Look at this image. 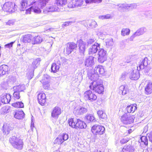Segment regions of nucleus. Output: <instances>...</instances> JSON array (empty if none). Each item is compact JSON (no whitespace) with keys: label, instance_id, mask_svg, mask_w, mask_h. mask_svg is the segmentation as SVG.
<instances>
[{"label":"nucleus","instance_id":"obj_39","mask_svg":"<svg viewBox=\"0 0 152 152\" xmlns=\"http://www.w3.org/2000/svg\"><path fill=\"white\" fill-rule=\"evenodd\" d=\"M140 142L143 143L145 145H147L148 144V140L146 137L142 136L141 137L140 139Z\"/></svg>","mask_w":152,"mask_h":152},{"label":"nucleus","instance_id":"obj_64","mask_svg":"<svg viewBox=\"0 0 152 152\" xmlns=\"http://www.w3.org/2000/svg\"><path fill=\"white\" fill-rule=\"evenodd\" d=\"M94 152H101L100 151H99L98 150H96L94 151Z\"/></svg>","mask_w":152,"mask_h":152},{"label":"nucleus","instance_id":"obj_56","mask_svg":"<svg viewBox=\"0 0 152 152\" xmlns=\"http://www.w3.org/2000/svg\"><path fill=\"white\" fill-rule=\"evenodd\" d=\"M138 114L141 117H142L144 115V114L142 111H140L138 113Z\"/></svg>","mask_w":152,"mask_h":152},{"label":"nucleus","instance_id":"obj_43","mask_svg":"<svg viewBox=\"0 0 152 152\" xmlns=\"http://www.w3.org/2000/svg\"><path fill=\"white\" fill-rule=\"evenodd\" d=\"M13 95L15 99H18L20 97V93L18 92H14Z\"/></svg>","mask_w":152,"mask_h":152},{"label":"nucleus","instance_id":"obj_37","mask_svg":"<svg viewBox=\"0 0 152 152\" xmlns=\"http://www.w3.org/2000/svg\"><path fill=\"white\" fill-rule=\"evenodd\" d=\"M7 94H2L1 96V100L2 103L6 104L8 103V100L7 99Z\"/></svg>","mask_w":152,"mask_h":152},{"label":"nucleus","instance_id":"obj_11","mask_svg":"<svg viewBox=\"0 0 152 152\" xmlns=\"http://www.w3.org/2000/svg\"><path fill=\"white\" fill-rule=\"evenodd\" d=\"M33 36L30 34H28L23 36L22 41L25 43H32Z\"/></svg>","mask_w":152,"mask_h":152},{"label":"nucleus","instance_id":"obj_8","mask_svg":"<svg viewBox=\"0 0 152 152\" xmlns=\"http://www.w3.org/2000/svg\"><path fill=\"white\" fill-rule=\"evenodd\" d=\"M84 94L85 97L88 98L89 100H90L91 101L95 100L97 98L96 96L90 90L86 91Z\"/></svg>","mask_w":152,"mask_h":152},{"label":"nucleus","instance_id":"obj_44","mask_svg":"<svg viewBox=\"0 0 152 152\" xmlns=\"http://www.w3.org/2000/svg\"><path fill=\"white\" fill-rule=\"evenodd\" d=\"M111 17L110 14H107L100 16V18L102 19H109L111 18Z\"/></svg>","mask_w":152,"mask_h":152},{"label":"nucleus","instance_id":"obj_27","mask_svg":"<svg viewBox=\"0 0 152 152\" xmlns=\"http://www.w3.org/2000/svg\"><path fill=\"white\" fill-rule=\"evenodd\" d=\"M94 57L92 56H90L86 59V61L85 65L87 66L91 65L94 62Z\"/></svg>","mask_w":152,"mask_h":152},{"label":"nucleus","instance_id":"obj_14","mask_svg":"<svg viewBox=\"0 0 152 152\" xmlns=\"http://www.w3.org/2000/svg\"><path fill=\"white\" fill-rule=\"evenodd\" d=\"M146 31V29L145 28H142L139 29L130 37V39L132 40L134 37L143 34Z\"/></svg>","mask_w":152,"mask_h":152},{"label":"nucleus","instance_id":"obj_10","mask_svg":"<svg viewBox=\"0 0 152 152\" xmlns=\"http://www.w3.org/2000/svg\"><path fill=\"white\" fill-rule=\"evenodd\" d=\"M39 103L42 105H43L46 101V97L44 93H40L37 96Z\"/></svg>","mask_w":152,"mask_h":152},{"label":"nucleus","instance_id":"obj_4","mask_svg":"<svg viewBox=\"0 0 152 152\" xmlns=\"http://www.w3.org/2000/svg\"><path fill=\"white\" fill-rule=\"evenodd\" d=\"M105 130V128L103 126L95 125L92 127L91 131L94 134L101 135L104 133Z\"/></svg>","mask_w":152,"mask_h":152},{"label":"nucleus","instance_id":"obj_21","mask_svg":"<svg viewBox=\"0 0 152 152\" xmlns=\"http://www.w3.org/2000/svg\"><path fill=\"white\" fill-rule=\"evenodd\" d=\"M94 71L97 74H103L105 72V71L103 67L101 65H98L95 67Z\"/></svg>","mask_w":152,"mask_h":152},{"label":"nucleus","instance_id":"obj_3","mask_svg":"<svg viewBox=\"0 0 152 152\" xmlns=\"http://www.w3.org/2000/svg\"><path fill=\"white\" fill-rule=\"evenodd\" d=\"M67 3V0H55L54 4L50 7V9L52 11H56L60 7L65 5Z\"/></svg>","mask_w":152,"mask_h":152},{"label":"nucleus","instance_id":"obj_24","mask_svg":"<svg viewBox=\"0 0 152 152\" xmlns=\"http://www.w3.org/2000/svg\"><path fill=\"white\" fill-rule=\"evenodd\" d=\"M42 40V38L38 35L34 37L32 40V44L34 45L40 43Z\"/></svg>","mask_w":152,"mask_h":152},{"label":"nucleus","instance_id":"obj_45","mask_svg":"<svg viewBox=\"0 0 152 152\" xmlns=\"http://www.w3.org/2000/svg\"><path fill=\"white\" fill-rule=\"evenodd\" d=\"M42 6H44L46 5V3L48 2L49 0H38Z\"/></svg>","mask_w":152,"mask_h":152},{"label":"nucleus","instance_id":"obj_30","mask_svg":"<svg viewBox=\"0 0 152 152\" xmlns=\"http://www.w3.org/2000/svg\"><path fill=\"white\" fill-rule=\"evenodd\" d=\"M12 105L15 107L23 108L24 107L23 103L22 102H18L13 103Z\"/></svg>","mask_w":152,"mask_h":152},{"label":"nucleus","instance_id":"obj_7","mask_svg":"<svg viewBox=\"0 0 152 152\" xmlns=\"http://www.w3.org/2000/svg\"><path fill=\"white\" fill-rule=\"evenodd\" d=\"M100 48V44L97 42H95L92 45L88 50V53L89 54H93L96 53Z\"/></svg>","mask_w":152,"mask_h":152},{"label":"nucleus","instance_id":"obj_42","mask_svg":"<svg viewBox=\"0 0 152 152\" xmlns=\"http://www.w3.org/2000/svg\"><path fill=\"white\" fill-rule=\"evenodd\" d=\"M33 8L32 9H33L34 12L36 13H39L41 12L40 9L37 7H34L32 6Z\"/></svg>","mask_w":152,"mask_h":152},{"label":"nucleus","instance_id":"obj_49","mask_svg":"<svg viewBox=\"0 0 152 152\" xmlns=\"http://www.w3.org/2000/svg\"><path fill=\"white\" fill-rule=\"evenodd\" d=\"M33 8V7H30L28 8L26 10V14H30L31 10L32 9V8Z\"/></svg>","mask_w":152,"mask_h":152},{"label":"nucleus","instance_id":"obj_47","mask_svg":"<svg viewBox=\"0 0 152 152\" xmlns=\"http://www.w3.org/2000/svg\"><path fill=\"white\" fill-rule=\"evenodd\" d=\"M20 87H23V86H14L13 88L14 90V92H20L22 91V90H19Z\"/></svg>","mask_w":152,"mask_h":152},{"label":"nucleus","instance_id":"obj_62","mask_svg":"<svg viewBox=\"0 0 152 152\" xmlns=\"http://www.w3.org/2000/svg\"><path fill=\"white\" fill-rule=\"evenodd\" d=\"M25 89V88H24L23 87H20L19 90H22V91H23L24 89Z\"/></svg>","mask_w":152,"mask_h":152},{"label":"nucleus","instance_id":"obj_59","mask_svg":"<svg viewBox=\"0 0 152 152\" xmlns=\"http://www.w3.org/2000/svg\"><path fill=\"white\" fill-rule=\"evenodd\" d=\"M43 88L45 90H49L50 89V86H43Z\"/></svg>","mask_w":152,"mask_h":152},{"label":"nucleus","instance_id":"obj_53","mask_svg":"<svg viewBox=\"0 0 152 152\" xmlns=\"http://www.w3.org/2000/svg\"><path fill=\"white\" fill-rule=\"evenodd\" d=\"M102 1V0H92V3H100Z\"/></svg>","mask_w":152,"mask_h":152},{"label":"nucleus","instance_id":"obj_15","mask_svg":"<svg viewBox=\"0 0 152 152\" xmlns=\"http://www.w3.org/2000/svg\"><path fill=\"white\" fill-rule=\"evenodd\" d=\"M10 69L7 65L3 64L0 66V75H3L8 73Z\"/></svg>","mask_w":152,"mask_h":152},{"label":"nucleus","instance_id":"obj_63","mask_svg":"<svg viewBox=\"0 0 152 152\" xmlns=\"http://www.w3.org/2000/svg\"><path fill=\"white\" fill-rule=\"evenodd\" d=\"M128 133L129 134H130L132 132V129H130L128 130Z\"/></svg>","mask_w":152,"mask_h":152},{"label":"nucleus","instance_id":"obj_50","mask_svg":"<svg viewBox=\"0 0 152 152\" xmlns=\"http://www.w3.org/2000/svg\"><path fill=\"white\" fill-rule=\"evenodd\" d=\"M99 117V118L103 119L106 118V115L105 113H103L102 114V115H101Z\"/></svg>","mask_w":152,"mask_h":152},{"label":"nucleus","instance_id":"obj_29","mask_svg":"<svg viewBox=\"0 0 152 152\" xmlns=\"http://www.w3.org/2000/svg\"><path fill=\"white\" fill-rule=\"evenodd\" d=\"M85 117L87 120V121L88 123L91 122H95L96 121L95 117L91 115H87Z\"/></svg>","mask_w":152,"mask_h":152},{"label":"nucleus","instance_id":"obj_12","mask_svg":"<svg viewBox=\"0 0 152 152\" xmlns=\"http://www.w3.org/2000/svg\"><path fill=\"white\" fill-rule=\"evenodd\" d=\"M61 113L60 108L58 107H55L53 109L52 113L51 116L53 118H57L58 115Z\"/></svg>","mask_w":152,"mask_h":152},{"label":"nucleus","instance_id":"obj_5","mask_svg":"<svg viewBox=\"0 0 152 152\" xmlns=\"http://www.w3.org/2000/svg\"><path fill=\"white\" fill-rule=\"evenodd\" d=\"M98 60L99 62L103 63L106 61L107 58L106 51L103 49H100L98 52Z\"/></svg>","mask_w":152,"mask_h":152},{"label":"nucleus","instance_id":"obj_18","mask_svg":"<svg viewBox=\"0 0 152 152\" xmlns=\"http://www.w3.org/2000/svg\"><path fill=\"white\" fill-rule=\"evenodd\" d=\"M90 89L99 94H102L104 91L103 86H89Z\"/></svg>","mask_w":152,"mask_h":152},{"label":"nucleus","instance_id":"obj_23","mask_svg":"<svg viewBox=\"0 0 152 152\" xmlns=\"http://www.w3.org/2000/svg\"><path fill=\"white\" fill-rule=\"evenodd\" d=\"M134 149L133 147L129 145L125 146L123 148L121 152H133Z\"/></svg>","mask_w":152,"mask_h":152},{"label":"nucleus","instance_id":"obj_9","mask_svg":"<svg viewBox=\"0 0 152 152\" xmlns=\"http://www.w3.org/2000/svg\"><path fill=\"white\" fill-rule=\"evenodd\" d=\"M36 3V1H32L30 4H29L27 0H21L20 2L21 10L24 11L25 9L30 5H33Z\"/></svg>","mask_w":152,"mask_h":152},{"label":"nucleus","instance_id":"obj_16","mask_svg":"<svg viewBox=\"0 0 152 152\" xmlns=\"http://www.w3.org/2000/svg\"><path fill=\"white\" fill-rule=\"evenodd\" d=\"M60 63H58V61L53 63L51 66V72L54 73L58 72L60 68Z\"/></svg>","mask_w":152,"mask_h":152},{"label":"nucleus","instance_id":"obj_1","mask_svg":"<svg viewBox=\"0 0 152 152\" xmlns=\"http://www.w3.org/2000/svg\"><path fill=\"white\" fill-rule=\"evenodd\" d=\"M9 141L14 148L19 150L23 148V140L19 137L12 136L10 138Z\"/></svg>","mask_w":152,"mask_h":152},{"label":"nucleus","instance_id":"obj_28","mask_svg":"<svg viewBox=\"0 0 152 152\" xmlns=\"http://www.w3.org/2000/svg\"><path fill=\"white\" fill-rule=\"evenodd\" d=\"M78 42V45L80 51L82 52H84L85 49V44L81 39L79 40Z\"/></svg>","mask_w":152,"mask_h":152},{"label":"nucleus","instance_id":"obj_51","mask_svg":"<svg viewBox=\"0 0 152 152\" xmlns=\"http://www.w3.org/2000/svg\"><path fill=\"white\" fill-rule=\"evenodd\" d=\"M99 117V118L103 119L106 118V115L105 113H103L102 114V115H101Z\"/></svg>","mask_w":152,"mask_h":152},{"label":"nucleus","instance_id":"obj_41","mask_svg":"<svg viewBox=\"0 0 152 152\" xmlns=\"http://www.w3.org/2000/svg\"><path fill=\"white\" fill-rule=\"evenodd\" d=\"M61 136L62 139L64 140V142L67 140L69 138L68 135L66 133H63L60 135Z\"/></svg>","mask_w":152,"mask_h":152},{"label":"nucleus","instance_id":"obj_6","mask_svg":"<svg viewBox=\"0 0 152 152\" xmlns=\"http://www.w3.org/2000/svg\"><path fill=\"white\" fill-rule=\"evenodd\" d=\"M134 118V117L133 115H128L125 114L122 116L121 121L124 124H130L133 122Z\"/></svg>","mask_w":152,"mask_h":152},{"label":"nucleus","instance_id":"obj_55","mask_svg":"<svg viewBox=\"0 0 152 152\" xmlns=\"http://www.w3.org/2000/svg\"><path fill=\"white\" fill-rule=\"evenodd\" d=\"M149 138V140L150 141L152 142V132L151 133L149 136H148Z\"/></svg>","mask_w":152,"mask_h":152},{"label":"nucleus","instance_id":"obj_46","mask_svg":"<svg viewBox=\"0 0 152 152\" xmlns=\"http://www.w3.org/2000/svg\"><path fill=\"white\" fill-rule=\"evenodd\" d=\"M129 140V139L128 138H123L121 140L120 142L121 143L124 144L126 143Z\"/></svg>","mask_w":152,"mask_h":152},{"label":"nucleus","instance_id":"obj_40","mask_svg":"<svg viewBox=\"0 0 152 152\" xmlns=\"http://www.w3.org/2000/svg\"><path fill=\"white\" fill-rule=\"evenodd\" d=\"M145 91L147 94H150L152 92V86H146Z\"/></svg>","mask_w":152,"mask_h":152},{"label":"nucleus","instance_id":"obj_19","mask_svg":"<svg viewBox=\"0 0 152 152\" xmlns=\"http://www.w3.org/2000/svg\"><path fill=\"white\" fill-rule=\"evenodd\" d=\"M87 108L82 106L78 107L77 109V115H83L87 111Z\"/></svg>","mask_w":152,"mask_h":152},{"label":"nucleus","instance_id":"obj_17","mask_svg":"<svg viewBox=\"0 0 152 152\" xmlns=\"http://www.w3.org/2000/svg\"><path fill=\"white\" fill-rule=\"evenodd\" d=\"M13 128L9 124H4L2 129V131L4 134L7 135L9 134L10 131L13 130Z\"/></svg>","mask_w":152,"mask_h":152},{"label":"nucleus","instance_id":"obj_61","mask_svg":"<svg viewBox=\"0 0 152 152\" xmlns=\"http://www.w3.org/2000/svg\"><path fill=\"white\" fill-rule=\"evenodd\" d=\"M32 119H31V129H32V127H34V123H32Z\"/></svg>","mask_w":152,"mask_h":152},{"label":"nucleus","instance_id":"obj_38","mask_svg":"<svg viewBox=\"0 0 152 152\" xmlns=\"http://www.w3.org/2000/svg\"><path fill=\"white\" fill-rule=\"evenodd\" d=\"M130 32V30L128 28H123L121 31V34L124 36L129 34Z\"/></svg>","mask_w":152,"mask_h":152},{"label":"nucleus","instance_id":"obj_48","mask_svg":"<svg viewBox=\"0 0 152 152\" xmlns=\"http://www.w3.org/2000/svg\"><path fill=\"white\" fill-rule=\"evenodd\" d=\"M15 42H12L10 43H8L7 44L5 45V47L7 48H10L12 47L13 44Z\"/></svg>","mask_w":152,"mask_h":152},{"label":"nucleus","instance_id":"obj_2","mask_svg":"<svg viewBox=\"0 0 152 152\" xmlns=\"http://www.w3.org/2000/svg\"><path fill=\"white\" fill-rule=\"evenodd\" d=\"M15 3L13 2H6L3 5L2 10L5 12L12 13L15 11Z\"/></svg>","mask_w":152,"mask_h":152},{"label":"nucleus","instance_id":"obj_57","mask_svg":"<svg viewBox=\"0 0 152 152\" xmlns=\"http://www.w3.org/2000/svg\"><path fill=\"white\" fill-rule=\"evenodd\" d=\"M85 2L86 4H90L92 3V0H86Z\"/></svg>","mask_w":152,"mask_h":152},{"label":"nucleus","instance_id":"obj_26","mask_svg":"<svg viewBox=\"0 0 152 152\" xmlns=\"http://www.w3.org/2000/svg\"><path fill=\"white\" fill-rule=\"evenodd\" d=\"M149 64L148 60L147 57H145L142 61L141 63L139 65L140 69L144 68V66H147Z\"/></svg>","mask_w":152,"mask_h":152},{"label":"nucleus","instance_id":"obj_31","mask_svg":"<svg viewBox=\"0 0 152 152\" xmlns=\"http://www.w3.org/2000/svg\"><path fill=\"white\" fill-rule=\"evenodd\" d=\"M64 140H63L61 138V136L59 135L58 137L55 139L54 143L55 144H61L64 142Z\"/></svg>","mask_w":152,"mask_h":152},{"label":"nucleus","instance_id":"obj_60","mask_svg":"<svg viewBox=\"0 0 152 152\" xmlns=\"http://www.w3.org/2000/svg\"><path fill=\"white\" fill-rule=\"evenodd\" d=\"M147 86H150L152 85V82L150 81H148L147 82Z\"/></svg>","mask_w":152,"mask_h":152},{"label":"nucleus","instance_id":"obj_20","mask_svg":"<svg viewBox=\"0 0 152 152\" xmlns=\"http://www.w3.org/2000/svg\"><path fill=\"white\" fill-rule=\"evenodd\" d=\"M137 109L136 104H134L127 106L126 108V110L128 113H134Z\"/></svg>","mask_w":152,"mask_h":152},{"label":"nucleus","instance_id":"obj_25","mask_svg":"<svg viewBox=\"0 0 152 152\" xmlns=\"http://www.w3.org/2000/svg\"><path fill=\"white\" fill-rule=\"evenodd\" d=\"M86 126V125L83 121H82L77 119V127L80 129L85 128Z\"/></svg>","mask_w":152,"mask_h":152},{"label":"nucleus","instance_id":"obj_54","mask_svg":"<svg viewBox=\"0 0 152 152\" xmlns=\"http://www.w3.org/2000/svg\"><path fill=\"white\" fill-rule=\"evenodd\" d=\"M104 112L102 111H97V113L99 116H100L101 115H102V114Z\"/></svg>","mask_w":152,"mask_h":152},{"label":"nucleus","instance_id":"obj_13","mask_svg":"<svg viewBox=\"0 0 152 152\" xmlns=\"http://www.w3.org/2000/svg\"><path fill=\"white\" fill-rule=\"evenodd\" d=\"M75 48V45L72 43H68L66 45V47L64 50V52L66 54L69 55L73 51Z\"/></svg>","mask_w":152,"mask_h":152},{"label":"nucleus","instance_id":"obj_58","mask_svg":"<svg viewBox=\"0 0 152 152\" xmlns=\"http://www.w3.org/2000/svg\"><path fill=\"white\" fill-rule=\"evenodd\" d=\"M94 42V39H90L89 40L88 43L91 44Z\"/></svg>","mask_w":152,"mask_h":152},{"label":"nucleus","instance_id":"obj_35","mask_svg":"<svg viewBox=\"0 0 152 152\" xmlns=\"http://www.w3.org/2000/svg\"><path fill=\"white\" fill-rule=\"evenodd\" d=\"M40 61L39 60H36L33 62L32 64V67L34 69L37 68V67L39 65Z\"/></svg>","mask_w":152,"mask_h":152},{"label":"nucleus","instance_id":"obj_22","mask_svg":"<svg viewBox=\"0 0 152 152\" xmlns=\"http://www.w3.org/2000/svg\"><path fill=\"white\" fill-rule=\"evenodd\" d=\"M25 114L22 111H16L14 115V117L17 119H23L25 115Z\"/></svg>","mask_w":152,"mask_h":152},{"label":"nucleus","instance_id":"obj_36","mask_svg":"<svg viewBox=\"0 0 152 152\" xmlns=\"http://www.w3.org/2000/svg\"><path fill=\"white\" fill-rule=\"evenodd\" d=\"M69 126L73 128H76V124L74 122L73 119L71 118L68 120Z\"/></svg>","mask_w":152,"mask_h":152},{"label":"nucleus","instance_id":"obj_33","mask_svg":"<svg viewBox=\"0 0 152 152\" xmlns=\"http://www.w3.org/2000/svg\"><path fill=\"white\" fill-rule=\"evenodd\" d=\"M41 82L44 86L47 85L49 82V79L44 76L41 81Z\"/></svg>","mask_w":152,"mask_h":152},{"label":"nucleus","instance_id":"obj_34","mask_svg":"<svg viewBox=\"0 0 152 152\" xmlns=\"http://www.w3.org/2000/svg\"><path fill=\"white\" fill-rule=\"evenodd\" d=\"M139 77V75L138 73H133L130 76V78L132 80H137L138 79Z\"/></svg>","mask_w":152,"mask_h":152},{"label":"nucleus","instance_id":"obj_32","mask_svg":"<svg viewBox=\"0 0 152 152\" xmlns=\"http://www.w3.org/2000/svg\"><path fill=\"white\" fill-rule=\"evenodd\" d=\"M119 88L123 95H125L129 91L126 88V86H120Z\"/></svg>","mask_w":152,"mask_h":152},{"label":"nucleus","instance_id":"obj_52","mask_svg":"<svg viewBox=\"0 0 152 152\" xmlns=\"http://www.w3.org/2000/svg\"><path fill=\"white\" fill-rule=\"evenodd\" d=\"M7 100H8V103H9L11 100V95L10 94H7Z\"/></svg>","mask_w":152,"mask_h":152}]
</instances>
